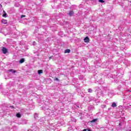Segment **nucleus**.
Returning a JSON list of instances; mask_svg holds the SVG:
<instances>
[{
    "label": "nucleus",
    "instance_id": "2eb2a0df",
    "mask_svg": "<svg viewBox=\"0 0 131 131\" xmlns=\"http://www.w3.org/2000/svg\"><path fill=\"white\" fill-rule=\"evenodd\" d=\"M92 92H93V90H92V89H88V93H92Z\"/></svg>",
    "mask_w": 131,
    "mask_h": 131
},
{
    "label": "nucleus",
    "instance_id": "5701e85b",
    "mask_svg": "<svg viewBox=\"0 0 131 131\" xmlns=\"http://www.w3.org/2000/svg\"><path fill=\"white\" fill-rule=\"evenodd\" d=\"M77 107H78V108H79V106H78V105H77Z\"/></svg>",
    "mask_w": 131,
    "mask_h": 131
},
{
    "label": "nucleus",
    "instance_id": "aec40b11",
    "mask_svg": "<svg viewBox=\"0 0 131 131\" xmlns=\"http://www.w3.org/2000/svg\"><path fill=\"white\" fill-rule=\"evenodd\" d=\"M35 43H36V42H35V41H33V45L34 46V45H35Z\"/></svg>",
    "mask_w": 131,
    "mask_h": 131
},
{
    "label": "nucleus",
    "instance_id": "f3484780",
    "mask_svg": "<svg viewBox=\"0 0 131 131\" xmlns=\"http://www.w3.org/2000/svg\"><path fill=\"white\" fill-rule=\"evenodd\" d=\"M24 17H26V16H25V15H21L20 16V17H21V18H24Z\"/></svg>",
    "mask_w": 131,
    "mask_h": 131
},
{
    "label": "nucleus",
    "instance_id": "20e7f679",
    "mask_svg": "<svg viewBox=\"0 0 131 131\" xmlns=\"http://www.w3.org/2000/svg\"><path fill=\"white\" fill-rule=\"evenodd\" d=\"M37 129V126H33L32 127L31 130L33 131H36V130Z\"/></svg>",
    "mask_w": 131,
    "mask_h": 131
},
{
    "label": "nucleus",
    "instance_id": "9d476101",
    "mask_svg": "<svg viewBox=\"0 0 131 131\" xmlns=\"http://www.w3.org/2000/svg\"><path fill=\"white\" fill-rule=\"evenodd\" d=\"M10 72H12V73H16V71L13 70V69H10L9 70Z\"/></svg>",
    "mask_w": 131,
    "mask_h": 131
},
{
    "label": "nucleus",
    "instance_id": "a878e982",
    "mask_svg": "<svg viewBox=\"0 0 131 131\" xmlns=\"http://www.w3.org/2000/svg\"><path fill=\"white\" fill-rule=\"evenodd\" d=\"M89 131H91V130H89Z\"/></svg>",
    "mask_w": 131,
    "mask_h": 131
},
{
    "label": "nucleus",
    "instance_id": "b1692460",
    "mask_svg": "<svg viewBox=\"0 0 131 131\" xmlns=\"http://www.w3.org/2000/svg\"><path fill=\"white\" fill-rule=\"evenodd\" d=\"M120 124H121V123H119V125H120Z\"/></svg>",
    "mask_w": 131,
    "mask_h": 131
},
{
    "label": "nucleus",
    "instance_id": "4be33fe9",
    "mask_svg": "<svg viewBox=\"0 0 131 131\" xmlns=\"http://www.w3.org/2000/svg\"><path fill=\"white\" fill-rule=\"evenodd\" d=\"M49 59H50V60H51V59H52V57H50Z\"/></svg>",
    "mask_w": 131,
    "mask_h": 131
},
{
    "label": "nucleus",
    "instance_id": "f03ea898",
    "mask_svg": "<svg viewBox=\"0 0 131 131\" xmlns=\"http://www.w3.org/2000/svg\"><path fill=\"white\" fill-rule=\"evenodd\" d=\"M2 51L3 52V54H6L8 52V49L7 48L3 47L2 49Z\"/></svg>",
    "mask_w": 131,
    "mask_h": 131
},
{
    "label": "nucleus",
    "instance_id": "393cba45",
    "mask_svg": "<svg viewBox=\"0 0 131 131\" xmlns=\"http://www.w3.org/2000/svg\"><path fill=\"white\" fill-rule=\"evenodd\" d=\"M111 93H113V91H111Z\"/></svg>",
    "mask_w": 131,
    "mask_h": 131
},
{
    "label": "nucleus",
    "instance_id": "4468645a",
    "mask_svg": "<svg viewBox=\"0 0 131 131\" xmlns=\"http://www.w3.org/2000/svg\"><path fill=\"white\" fill-rule=\"evenodd\" d=\"M97 120V119H94L93 120L91 121L92 123H94V122H96V121Z\"/></svg>",
    "mask_w": 131,
    "mask_h": 131
},
{
    "label": "nucleus",
    "instance_id": "423d86ee",
    "mask_svg": "<svg viewBox=\"0 0 131 131\" xmlns=\"http://www.w3.org/2000/svg\"><path fill=\"white\" fill-rule=\"evenodd\" d=\"M25 62V59L24 58H21L19 60L20 64H22V63H24Z\"/></svg>",
    "mask_w": 131,
    "mask_h": 131
},
{
    "label": "nucleus",
    "instance_id": "a211bd4d",
    "mask_svg": "<svg viewBox=\"0 0 131 131\" xmlns=\"http://www.w3.org/2000/svg\"><path fill=\"white\" fill-rule=\"evenodd\" d=\"M99 3H104V1L103 0H98Z\"/></svg>",
    "mask_w": 131,
    "mask_h": 131
},
{
    "label": "nucleus",
    "instance_id": "1a4fd4ad",
    "mask_svg": "<svg viewBox=\"0 0 131 131\" xmlns=\"http://www.w3.org/2000/svg\"><path fill=\"white\" fill-rule=\"evenodd\" d=\"M70 53V49H66L65 51H64V53L66 54V53Z\"/></svg>",
    "mask_w": 131,
    "mask_h": 131
},
{
    "label": "nucleus",
    "instance_id": "6e6552de",
    "mask_svg": "<svg viewBox=\"0 0 131 131\" xmlns=\"http://www.w3.org/2000/svg\"><path fill=\"white\" fill-rule=\"evenodd\" d=\"M2 23H3V24H7V20H5V19H3L2 20Z\"/></svg>",
    "mask_w": 131,
    "mask_h": 131
},
{
    "label": "nucleus",
    "instance_id": "dca6fc26",
    "mask_svg": "<svg viewBox=\"0 0 131 131\" xmlns=\"http://www.w3.org/2000/svg\"><path fill=\"white\" fill-rule=\"evenodd\" d=\"M3 17H7V13H5L3 14Z\"/></svg>",
    "mask_w": 131,
    "mask_h": 131
},
{
    "label": "nucleus",
    "instance_id": "6ab92c4d",
    "mask_svg": "<svg viewBox=\"0 0 131 131\" xmlns=\"http://www.w3.org/2000/svg\"><path fill=\"white\" fill-rule=\"evenodd\" d=\"M55 80L59 81V79L58 78H56Z\"/></svg>",
    "mask_w": 131,
    "mask_h": 131
},
{
    "label": "nucleus",
    "instance_id": "9b49d317",
    "mask_svg": "<svg viewBox=\"0 0 131 131\" xmlns=\"http://www.w3.org/2000/svg\"><path fill=\"white\" fill-rule=\"evenodd\" d=\"M37 117H38V114L35 113L34 114V118H35V119H37Z\"/></svg>",
    "mask_w": 131,
    "mask_h": 131
},
{
    "label": "nucleus",
    "instance_id": "412c9836",
    "mask_svg": "<svg viewBox=\"0 0 131 131\" xmlns=\"http://www.w3.org/2000/svg\"><path fill=\"white\" fill-rule=\"evenodd\" d=\"M11 108H14V105L10 106Z\"/></svg>",
    "mask_w": 131,
    "mask_h": 131
},
{
    "label": "nucleus",
    "instance_id": "39448f33",
    "mask_svg": "<svg viewBox=\"0 0 131 131\" xmlns=\"http://www.w3.org/2000/svg\"><path fill=\"white\" fill-rule=\"evenodd\" d=\"M112 107H113V108H115V107H117V104L116 103L113 102L112 104Z\"/></svg>",
    "mask_w": 131,
    "mask_h": 131
},
{
    "label": "nucleus",
    "instance_id": "f8f14e48",
    "mask_svg": "<svg viewBox=\"0 0 131 131\" xmlns=\"http://www.w3.org/2000/svg\"><path fill=\"white\" fill-rule=\"evenodd\" d=\"M41 73H42V70H38V74H41Z\"/></svg>",
    "mask_w": 131,
    "mask_h": 131
},
{
    "label": "nucleus",
    "instance_id": "7ed1b4c3",
    "mask_svg": "<svg viewBox=\"0 0 131 131\" xmlns=\"http://www.w3.org/2000/svg\"><path fill=\"white\" fill-rule=\"evenodd\" d=\"M84 42H89L90 38H89V37L86 36V37H85L84 39Z\"/></svg>",
    "mask_w": 131,
    "mask_h": 131
},
{
    "label": "nucleus",
    "instance_id": "0eeeda50",
    "mask_svg": "<svg viewBox=\"0 0 131 131\" xmlns=\"http://www.w3.org/2000/svg\"><path fill=\"white\" fill-rule=\"evenodd\" d=\"M74 14V12H73V11H71L69 12V13H68V14L70 16H72V15H73Z\"/></svg>",
    "mask_w": 131,
    "mask_h": 131
},
{
    "label": "nucleus",
    "instance_id": "f257e3e1",
    "mask_svg": "<svg viewBox=\"0 0 131 131\" xmlns=\"http://www.w3.org/2000/svg\"><path fill=\"white\" fill-rule=\"evenodd\" d=\"M123 103H128L130 101V96L128 95H125L123 96Z\"/></svg>",
    "mask_w": 131,
    "mask_h": 131
},
{
    "label": "nucleus",
    "instance_id": "ddd939ff",
    "mask_svg": "<svg viewBox=\"0 0 131 131\" xmlns=\"http://www.w3.org/2000/svg\"><path fill=\"white\" fill-rule=\"evenodd\" d=\"M21 114H20V113H17V114H16V116L17 117H18L19 118H20V117H21Z\"/></svg>",
    "mask_w": 131,
    "mask_h": 131
}]
</instances>
